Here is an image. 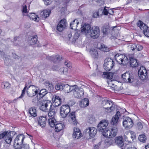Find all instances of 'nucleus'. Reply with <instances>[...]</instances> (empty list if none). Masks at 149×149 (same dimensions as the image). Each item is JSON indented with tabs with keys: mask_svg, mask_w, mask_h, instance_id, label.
<instances>
[{
	"mask_svg": "<svg viewBox=\"0 0 149 149\" xmlns=\"http://www.w3.org/2000/svg\"><path fill=\"white\" fill-rule=\"evenodd\" d=\"M80 35V34L78 32H76L75 33L73 37V38L72 39V41L74 42L76 41V40L78 38Z\"/></svg>",
	"mask_w": 149,
	"mask_h": 149,
	"instance_id": "nucleus-50",
	"label": "nucleus"
},
{
	"mask_svg": "<svg viewBox=\"0 0 149 149\" xmlns=\"http://www.w3.org/2000/svg\"><path fill=\"white\" fill-rule=\"evenodd\" d=\"M48 122L49 125L52 127H54L56 120L55 118H50L48 120Z\"/></svg>",
	"mask_w": 149,
	"mask_h": 149,
	"instance_id": "nucleus-39",
	"label": "nucleus"
},
{
	"mask_svg": "<svg viewBox=\"0 0 149 149\" xmlns=\"http://www.w3.org/2000/svg\"><path fill=\"white\" fill-rule=\"evenodd\" d=\"M138 139L140 142L145 143L146 140V137L144 134L140 135L138 137Z\"/></svg>",
	"mask_w": 149,
	"mask_h": 149,
	"instance_id": "nucleus-44",
	"label": "nucleus"
},
{
	"mask_svg": "<svg viewBox=\"0 0 149 149\" xmlns=\"http://www.w3.org/2000/svg\"><path fill=\"white\" fill-rule=\"evenodd\" d=\"M70 108L69 105L68 104L62 105L60 109V116L63 118H65L70 111Z\"/></svg>",
	"mask_w": 149,
	"mask_h": 149,
	"instance_id": "nucleus-6",
	"label": "nucleus"
},
{
	"mask_svg": "<svg viewBox=\"0 0 149 149\" xmlns=\"http://www.w3.org/2000/svg\"><path fill=\"white\" fill-rule=\"evenodd\" d=\"M75 85L70 86L68 84H63V90L65 93H68L72 91Z\"/></svg>",
	"mask_w": 149,
	"mask_h": 149,
	"instance_id": "nucleus-27",
	"label": "nucleus"
},
{
	"mask_svg": "<svg viewBox=\"0 0 149 149\" xmlns=\"http://www.w3.org/2000/svg\"><path fill=\"white\" fill-rule=\"evenodd\" d=\"M67 22L65 19H63L59 22L57 26V29L59 32L62 31L66 26Z\"/></svg>",
	"mask_w": 149,
	"mask_h": 149,
	"instance_id": "nucleus-14",
	"label": "nucleus"
},
{
	"mask_svg": "<svg viewBox=\"0 0 149 149\" xmlns=\"http://www.w3.org/2000/svg\"><path fill=\"white\" fill-rule=\"evenodd\" d=\"M139 78L142 80H144L148 78V75H138Z\"/></svg>",
	"mask_w": 149,
	"mask_h": 149,
	"instance_id": "nucleus-54",
	"label": "nucleus"
},
{
	"mask_svg": "<svg viewBox=\"0 0 149 149\" xmlns=\"http://www.w3.org/2000/svg\"><path fill=\"white\" fill-rule=\"evenodd\" d=\"M97 11L100 16L103 15L102 8H99Z\"/></svg>",
	"mask_w": 149,
	"mask_h": 149,
	"instance_id": "nucleus-58",
	"label": "nucleus"
},
{
	"mask_svg": "<svg viewBox=\"0 0 149 149\" xmlns=\"http://www.w3.org/2000/svg\"><path fill=\"white\" fill-rule=\"evenodd\" d=\"M115 142L119 147H121L124 145L123 139L122 136H119L115 138Z\"/></svg>",
	"mask_w": 149,
	"mask_h": 149,
	"instance_id": "nucleus-22",
	"label": "nucleus"
},
{
	"mask_svg": "<svg viewBox=\"0 0 149 149\" xmlns=\"http://www.w3.org/2000/svg\"><path fill=\"white\" fill-rule=\"evenodd\" d=\"M102 77L109 79L107 82L109 86L110 87H112L114 85L113 84H112L111 82L112 81H116L117 79L116 75H102Z\"/></svg>",
	"mask_w": 149,
	"mask_h": 149,
	"instance_id": "nucleus-13",
	"label": "nucleus"
},
{
	"mask_svg": "<svg viewBox=\"0 0 149 149\" xmlns=\"http://www.w3.org/2000/svg\"><path fill=\"white\" fill-rule=\"evenodd\" d=\"M61 70L63 72V74H66L68 73V69L66 68H62L61 69Z\"/></svg>",
	"mask_w": 149,
	"mask_h": 149,
	"instance_id": "nucleus-57",
	"label": "nucleus"
},
{
	"mask_svg": "<svg viewBox=\"0 0 149 149\" xmlns=\"http://www.w3.org/2000/svg\"><path fill=\"white\" fill-rule=\"evenodd\" d=\"M114 9V8H113L112 9H109V14L110 15H113L114 13V12L113 10V9Z\"/></svg>",
	"mask_w": 149,
	"mask_h": 149,
	"instance_id": "nucleus-63",
	"label": "nucleus"
},
{
	"mask_svg": "<svg viewBox=\"0 0 149 149\" xmlns=\"http://www.w3.org/2000/svg\"><path fill=\"white\" fill-rule=\"evenodd\" d=\"M37 36H31L28 39L29 43L31 45H34L37 42Z\"/></svg>",
	"mask_w": 149,
	"mask_h": 149,
	"instance_id": "nucleus-26",
	"label": "nucleus"
},
{
	"mask_svg": "<svg viewBox=\"0 0 149 149\" xmlns=\"http://www.w3.org/2000/svg\"><path fill=\"white\" fill-rule=\"evenodd\" d=\"M131 49L133 51L135 50L136 51H139L143 49V47L139 44H133L131 45Z\"/></svg>",
	"mask_w": 149,
	"mask_h": 149,
	"instance_id": "nucleus-29",
	"label": "nucleus"
},
{
	"mask_svg": "<svg viewBox=\"0 0 149 149\" xmlns=\"http://www.w3.org/2000/svg\"><path fill=\"white\" fill-rule=\"evenodd\" d=\"M86 131L89 134V136L93 138L97 132V130L96 128L93 127H89L86 130Z\"/></svg>",
	"mask_w": 149,
	"mask_h": 149,
	"instance_id": "nucleus-16",
	"label": "nucleus"
},
{
	"mask_svg": "<svg viewBox=\"0 0 149 149\" xmlns=\"http://www.w3.org/2000/svg\"><path fill=\"white\" fill-rule=\"evenodd\" d=\"M4 132L6 133L4 138L6 142L8 144H10L13 136L16 134V132L14 131H5Z\"/></svg>",
	"mask_w": 149,
	"mask_h": 149,
	"instance_id": "nucleus-11",
	"label": "nucleus"
},
{
	"mask_svg": "<svg viewBox=\"0 0 149 149\" xmlns=\"http://www.w3.org/2000/svg\"><path fill=\"white\" fill-rule=\"evenodd\" d=\"M27 86H28L27 84H26L25 85V86L24 87L23 89L22 90V94H21V95H20V96H19V98H21L24 96V95L25 93L26 88Z\"/></svg>",
	"mask_w": 149,
	"mask_h": 149,
	"instance_id": "nucleus-51",
	"label": "nucleus"
},
{
	"mask_svg": "<svg viewBox=\"0 0 149 149\" xmlns=\"http://www.w3.org/2000/svg\"><path fill=\"white\" fill-rule=\"evenodd\" d=\"M39 108L42 111L48 112L52 107V103L49 101L43 100L40 101Z\"/></svg>",
	"mask_w": 149,
	"mask_h": 149,
	"instance_id": "nucleus-2",
	"label": "nucleus"
},
{
	"mask_svg": "<svg viewBox=\"0 0 149 149\" xmlns=\"http://www.w3.org/2000/svg\"><path fill=\"white\" fill-rule=\"evenodd\" d=\"M109 123L108 120H102L97 126L98 130L100 132H102L105 130L108 125Z\"/></svg>",
	"mask_w": 149,
	"mask_h": 149,
	"instance_id": "nucleus-12",
	"label": "nucleus"
},
{
	"mask_svg": "<svg viewBox=\"0 0 149 149\" xmlns=\"http://www.w3.org/2000/svg\"><path fill=\"white\" fill-rule=\"evenodd\" d=\"M10 85V84L8 82H2L1 86L2 88L4 89L9 87Z\"/></svg>",
	"mask_w": 149,
	"mask_h": 149,
	"instance_id": "nucleus-47",
	"label": "nucleus"
},
{
	"mask_svg": "<svg viewBox=\"0 0 149 149\" xmlns=\"http://www.w3.org/2000/svg\"><path fill=\"white\" fill-rule=\"evenodd\" d=\"M47 59L51 61H53L55 62V60L60 61L62 59V57L59 55H57L55 56H49L47 57Z\"/></svg>",
	"mask_w": 149,
	"mask_h": 149,
	"instance_id": "nucleus-31",
	"label": "nucleus"
},
{
	"mask_svg": "<svg viewBox=\"0 0 149 149\" xmlns=\"http://www.w3.org/2000/svg\"><path fill=\"white\" fill-rule=\"evenodd\" d=\"M110 131L111 134H111V137L112 138L115 137L116 135L117 132L118 131V129L116 127H114L113 128H111L110 130Z\"/></svg>",
	"mask_w": 149,
	"mask_h": 149,
	"instance_id": "nucleus-43",
	"label": "nucleus"
},
{
	"mask_svg": "<svg viewBox=\"0 0 149 149\" xmlns=\"http://www.w3.org/2000/svg\"><path fill=\"white\" fill-rule=\"evenodd\" d=\"M51 11L49 9L45 10L42 12L40 14V17L42 19H46L49 17L51 13Z\"/></svg>",
	"mask_w": 149,
	"mask_h": 149,
	"instance_id": "nucleus-24",
	"label": "nucleus"
},
{
	"mask_svg": "<svg viewBox=\"0 0 149 149\" xmlns=\"http://www.w3.org/2000/svg\"><path fill=\"white\" fill-rule=\"evenodd\" d=\"M44 1L45 4L47 6L49 5L51 3V2L49 0H43Z\"/></svg>",
	"mask_w": 149,
	"mask_h": 149,
	"instance_id": "nucleus-61",
	"label": "nucleus"
},
{
	"mask_svg": "<svg viewBox=\"0 0 149 149\" xmlns=\"http://www.w3.org/2000/svg\"><path fill=\"white\" fill-rule=\"evenodd\" d=\"M0 54H1L2 56L4 58H6L7 55L4 53V52L0 51Z\"/></svg>",
	"mask_w": 149,
	"mask_h": 149,
	"instance_id": "nucleus-64",
	"label": "nucleus"
},
{
	"mask_svg": "<svg viewBox=\"0 0 149 149\" xmlns=\"http://www.w3.org/2000/svg\"><path fill=\"white\" fill-rule=\"evenodd\" d=\"M45 84L49 91H52L53 90L54 87L52 83L50 82L47 81L45 83Z\"/></svg>",
	"mask_w": 149,
	"mask_h": 149,
	"instance_id": "nucleus-36",
	"label": "nucleus"
},
{
	"mask_svg": "<svg viewBox=\"0 0 149 149\" xmlns=\"http://www.w3.org/2000/svg\"><path fill=\"white\" fill-rule=\"evenodd\" d=\"M69 116L73 122V124L74 125L76 124H77V121L76 118L75 112H74L71 113L69 114Z\"/></svg>",
	"mask_w": 149,
	"mask_h": 149,
	"instance_id": "nucleus-38",
	"label": "nucleus"
},
{
	"mask_svg": "<svg viewBox=\"0 0 149 149\" xmlns=\"http://www.w3.org/2000/svg\"><path fill=\"white\" fill-rule=\"evenodd\" d=\"M103 135L104 136L108 137L109 138H111V134H111V132L110 130H109L107 128H106L105 130L103 131L102 132Z\"/></svg>",
	"mask_w": 149,
	"mask_h": 149,
	"instance_id": "nucleus-40",
	"label": "nucleus"
},
{
	"mask_svg": "<svg viewBox=\"0 0 149 149\" xmlns=\"http://www.w3.org/2000/svg\"><path fill=\"white\" fill-rule=\"evenodd\" d=\"M137 127L139 130H141L143 127V126L141 123L138 122L137 123Z\"/></svg>",
	"mask_w": 149,
	"mask_h": 149,
	"instance_id": "nucleus-55",
	"label": "nucleus"
},
{
	"mask_svg": "<svg viewBox=\"0 0 149 149\" xmlns=\"http://www.w3.org/2000/svg\"><path fill=\"white\" fill-rule=\"evenodd\" d=\"M99 16L97 11L94 12L93 14V17L94 18H97Z\"/></svg>",
	"mask_w": 149,
	"mask_h": 149,
	"instance_id": "nucleus-59",
	"label": "nucleus"
},
{
	"mask_svg": "<svg viewBox=\"0 0 149 149\" xmlns=\"http://www.w3.org/2000/svg\"><path fill=\"white\" fill-rule=\"evenodd\" d=\"M29 112L32 116L33 117H35L37 116V112L35 107L30 108L29 110Z\"/></svg>",
	"mask_w": 149,
	"mask_h": 149,
	"instance_id": "nucleus-34",
	"label": "nucleus"
},
{
	"mask_svg": "<svg viewBox=\"0 0 149 149\" xmlns=\"http://www.w3.org/2000/svg\"><path fill=\"white\" fill-rule=\"evenodd\" d=\"M89 104V101L87 98H84L82 100L80 104L81 107L85 108L88 106Z\"/></svg>",
	"mask_w": 149,
	"mask_h": 149,
	"instance_id": "nucleus-30",
	"label": "nucleus"
},
{
	"mask_svg": "<svg viewBox=\"0 0 149 149\" xmlns=\"http://www.w3.org/2000/svg\"><path fill=\"white\" fill-rule=\"evenodd\" d=\"M130 76L129 77L127 78L128 82L129 83H132L134 82H136V85L138 84V81L137 79H134L133 75H130Z\"/></svg>",
	"mask_w": 149,
	"mask_h": 149,
	"instance_id": "nucleus-37",
	"label": "nucleus"
},
{
	"mask_svg": "<svg viewBox=\"0 0 149 149\" xmlns=\"http://www.w3.org/2000/svg\"><path fill=\"white\" fill-rule=\"evenodd\" d=\"M52 101L55 107H57L61 104L62 100L59 96L54 95L53 97Z\"/></svg>",
	"mask_w": 149,
	"mask_h": 149,
	"instance_id": "nucleus-20",
	"label": "nucleus"
},
{
	"mask_svg": "<svg viewBox=\"0 0 149 149\" xmlns=\"http://www.w3.org/2000/svg\"><path fill=\"white\" fill-rule=\"evenodd\" d=\"M100 51H98L96 49L92 48L91 49L90 51V54L91 57L95 59H97L100 54Z\"/></svg>",
	"mask_w": 149,
	"mask_h": 149,
	"instance_id": "nucleus-19",
	"label": "nucleus"
},
{
	"mask_svg": "<svg viewBox=\"0 0 149 149\" xmlns=\"http://www.w3.org/2000/svg\"><path fill=\"white\" fill-rule=\"evenodd\" d=\"M29 17L31 19L37 22L39 21V18L34 13H31L29 14Z\"/></svg>",
	"mask_w": 149,
	"mask_h": 149,
	"instance_id": "nucleus-32",
	"label": "nucleus"
},
{
	"mask_svg": "<svg viewBox=\"0 0 149 149\" xmlns=\"http://www.w3.org/2000/svg\"><path fill=\"white\" fill-rule=\"evenodd\" d=\"M128 74L129 75L132 74H133L131 70H129L127 71H126L125 73L123 74Z\"/></svg>",
	"mask_w": 149,
	"mask_h": 149,
	"instance_id": "nucleus-62",
	"label": "nucleus"
},
{
	"mask_svg": "<svg viewBox=\"0 0 149 149\" xmlns=\"http://www.w3.org/2000/svg\"><path fill=\"white\" fill-rule=\"evenodd\" d=\"M90 36L91 37L94 39H97L100 35V30L99 27L97 26H94L92 27L90 30Z\"/></svg>",
	"mask_w": 149,
	"mask_h": 149,
	"instance_id": "nucleus-8",
	"label": "nucleus"
},
{
	"mask_svg": "<svg viewBox=\"0 0 149 149\" xmlns=\"http://www.w3.org/2000/svg\"><path fill=\"white\" fill-rule=\"evenodd\" d=\"M38 88L34 85H30L27 88L26 92L28 96L33 97L38 93Z\"/></svg>",
	"mask_w": 149,
	"mask_h": 149,
	"instance_id": "nucleus-9",
	"label": "nucleus"
},
{
	"mask_svg": "<svg viewBox=\"0 0 149 149\" xmlns=\"http://www.w3.org/2000/svg\"><path fill=\"white\" fill-rule=\"evenodd\" d=\"M123 126L126 130L131 128L134 125L132 119L129 117H126L123 119Z\"/></svg>",
	"mask_w": 149,
	"mask_h": 149,
	"instance_id": "nucleus-7",
	"label": "nucleus"
},
{
	"mask_svg": "<svg viewBox=\"0 0 149 149\" xmlns=\"http://www.w3.org/2000/svg\"><path fill=\"white\" fill-rule=\"evenodd\" d=\"M114 62L113 60L109 58L106 59L104 60L103 67L106 71H110L114 65Z\"/></svg>",
	"mask_w": 149,
	"mask_h": 149,
	"instance_id": "nucleus-10",
	"label": "nucleus"
},
{
	"mask_svg": "<svg viewBox=\"0 0 149 149\" xmlns=\"http://www.w3.org/2000/svg\"><path fill=\"white\" fill-rule=\"evenodd\" d=\"M100 49L104 52H107L109 51V48H107L103 44H101L100 47Z\"/></svg>",
	"mask_w": 149,
	"mask_h": 149,
	"instance_id": "nucleus-46",
	"label": "nucleus"
},
{
	"mask_svg": "<svg viewBox=\"0 0 149 149\" xmlns=\"http://www.w3.org/2000/svg\"><path fill=\"white\" fill-rule=\"evenodd\" d=\"M73 95L75 98L81 99L83 98L84 91L83 88H79L76 85H75L73 90Z\"/></svg>",
	"mask_w": 149,
	"mask_h": 149,
	"instance_id": "nucleus-5",
	"label": "nucleus"
},
{
	"mask_svg": "<svg viewBox=\"0 0 149 149\" xmlns=\"http://www.w3.org/2000/svg\"><path fill=\"white\" fill-rule=\"evenodd\" d=\"M48 115L50 118H54V117L56 112L55 107H52L48 111Z\"/></svg>",
	"mask_w": 149,
	"mask_h": 149,
	"instance_id": "nucleus-28",
	"label": "nucleus"
},
{
	"mask_svg": "<svg viewBox=\"0 0 149 149\" xmlns=\"http://www.w3.org/2000/svg\"><path fill=\"white\" fill-rule=\"evenodd\" d=\"M96 73L97 74H102V73H103L102 74H104V75L109 74L107 72H102L100 71L97 68V69H96Z\"/></svg>",
	"mask_w": 149,
	"mask_h": 149,
	"instance_id": "nucleus-52",
	"label": "nucleus"
},
{
	"mask_svg": "<svg viewBox=\"0 0 149 149\" xmlns=\"http://www.w3.org/2000/svg\"><path fill=\"white\" fill-rule=\"evenodd\" d=\"M102 105L103 107L108 110V112H111V111L114 110L115 106L113 102L110 100H104L102 101Z\"/></svg>",
	"mask_w": 149,
	"mask_h": 149,
	"instance_id": "nucleus-4",
	"label": "nucleus"
},
{
	"mask_svg": "<svg viewBox=\"0 0 149 149\" xmlns=\"http://www.w3.org/2000/svg\"><path fill=\"white\" fill-rule=\"evenodd\" d=\"M63 84L61 85L59 84H57L55 86V89L57 90H63Z\"/></svg>",
	"mask_w": 149,
	"mask_h": 149,
	"instance_id": "nucleus-49",
	"label": "nucleus"
},
{
	"mask_svg": "<svg viewBox=\"0 0 149 149\" xmlns=\"http://www.w3.org/2000/svg\"><path fill=\"white\" fill-rule=\"evenodd\" d=\"M109 9L108 7L105 6L104 8L103 9V15H108V14H109Z\"/></svg>",
	"mask_w": 149,
	"mask_h": 149,
	"instance_id": "nucleus-48",
	"label": "nucleus"
},
{
	"mask_svg": "<svg viewBox=\"0 0 149 149\" xmlns=\"http://www.w3.org/2000/svg\"><path fill=\"white\" fill-rule=\"evenodd\" d=\"M64 125L61 123H58L56 124L55 127V131L59 132L63 129L64 127Z\"/></svg>",
	"mask_w": 149,
	"mask_h": 149,
	"instance_id": "nucleus-33",
	"label": "nucleus"
},
{
	"mask_svg": "<svg viewBox=\"0 0 149 149\" xmlns=\"http://www.w3.org/2000/svg\"><path fill=\"white\" fill-rule=\"evenodd\" d=\"M6 134L5 132H2L0 133V140L3 139L4 138V136Z\"/></svg>",
	"mask_w": 149,
	"mask_h": 149,
	"instance_id": "nucleus-60",
	"label": "nucleus"
},
{
	"mask_svg": "<svg viewBox=\"0 0 149 149\" xmlns=\"http://www.w3.org/2000/svg\"><path fill=\"white\" fill-rule=\"evenodd\" d=\"M22 11L23 13H26L28 12V11L27 9V6L25 5V4H23L22 6Z\"/></svg>",
	"mask_w": 149,
	"mask_h": 149,
	"instance_id": "nucleus-53",
	"label": "nucleus"
},
{
	"mask_svg": "<svg viewBox=\"0 0 149 149\" xmlns=\"http://www.w3.org/2000/svg\"><path fill=\"white\" fill-rule=\"evenodd\" d=\"M64 64L68 68H70L72 67V65L70 62L68 61H66L64 62Z\"/></svg>",
	"mask_w": 149,
	"mask_h": 149,
	"instance_id": "nucleus-56",
	"label": "nucleus"
},
{
	"mask_svg": "<svg viewBox=\"0 0 149 149\" xmlns=\"http://www.w3.org/2000/svg\"><path fill=\"white\" fill-rule=\"evenodd\" d=\"M120 116V112L119 111H117L116 115L112 117L111 120V124L116 126L118 123V120Z\"/></svg>",
	"mask_w": 149,
	"mask_h": 149,
	"instance_id": "nucleus-18",
	"label": "nucleus"
},
{
	"mask_svg": "<svg viewBox=\"0 0 149 149\" xmlns=\"http://www.w3.org/2000/svg\"><path fill=\"white\" fill-rule=\"evenodd\" d=\"M147 72L146 68L143 66H141L138 71V74H147Z\"/></svg>",
	"mask_w": 149,
	"mask_h": 149,
	"instance_id": "nucleus-41",
	"label": "nucleus"
},
{
	"mask_svg": "<svg viewBox=\"0 0 149 149\" xmlns=\"http://www.w3.org/2000/svg\"><path fill=\"white\" fill-rule=\"evenodd\" d=\"M91 29V26L90 25L88 24H85L81 28L82 32L86 34L90 33Z\"/></svg>",
	"mask_w": 149,
	"mask_h": 149,
	"instance_id": "nucleus-25",
	"label": "nucleus"
},
{
	"mask_svg": "<svg viewBox=\"0 0 149 149\" xmlns=\"http://www.w3.org/2000/svg\"><path fill=\"white\" fill-rule=\"evenodd\" d=\"M82 134L79 128L76 127L74 128V132L73 134V137L75 139H78L81 137Z\"/></svg>",
	"mask_w": 149,
	"mask_h": 149,
	"instance_id": "nucleus-17",
	"label": "nucleus"
},
{
	"mask_svg": "<svg viewBox=\"0 0 149 149\" xmlns=\"http://www.w3.org/2000/svg\"><path fill=\"white\" fill-rule=\"evenodd\" d=\"M137 25L138 27L140 28L141 30L143 31L144 34L147 37V35L145 33V32L148 33V27L143 22L140 20L137 22Z\"/></svg>",
	"mask_w": 149,
	"mask_h": 149,
	"instance_id": "nucleus-15",
	"label": "nucleus"
},
{
	"mask_svg": "<svg viewBox=\"0 0 149 149\" xmlns=\"http://www.w3.org/2000/svg\"><path fill=\"white\" fill-rule=\"evenodd\" d=\"M105 142L107 145L110 146L112 145L115 142V141L114 139L109 138L106 139Z\"/></svg>",
	"mask_w": 149,
	"mask_h": 149,
	"instance_id": "nucleus-45",
	"label": "nucleus"
},
{
	"mask_svg": "<svg viewBox=\"0 0 149 149\" xmlns=\"http://www.w3.org/2000/svg\"><path fill=\"white\" fill-rule=\"evenodd\" d=\"M115 58L117 62L120 64L126 65L129 62L130 66L133 68L138 66L139 64L137 60L132 55L125 56L123 54H116Z\"/></svg>",
	"mask_w": 149,
	"mask_h": 149,
	"instance_id": "nucleus-1",
	"label": "nucleus"
},
{
	"mask_svg": "<svg viewBox=\"0 0 149 149\" xmlns=\"http://www.w3.org/2000/svg\"><path fill=\"white\" fill-rule=\"evenodd\" d=\"M37 120L38 124L42 127H44L46 123L47 119L46 117L40 116L38 118Z\"/></svg>",
	"mask_w": 149,
	"mask_h": 149,
	"instance_id": "nucleus-21",
	"label": "nucleus"
},
{
	"mask_svg": "<svg viewBox=\"0 0 149 149\" xmlns=\"http://www.w3.org/2000/svg\"><path fill=\"white\" fill-rule=\"evenodd\" d=\"M24 136L23 134L18 135L15 139L13 144L14 148L15 149L21 148L20 146L23 144Z\"/></svg>",
	"mask_w": 149,
	"mask_h": 149,
	"instance_id": "nucleus-3",
	"label": "nucleus"
},
{
	"mask_svg": "<svg viewBox=\"0 0 149 149\" xmlns=\"http://www.w3.org/2000/svg\"><path fill=\"white\" fill-rule=\"evenodd\" d=\"M79 24V22L77 19H75L70 23V28L72 29L75 30L77 29Z\"/></svg>",
	"mask_w": 149,
	"mask_h": 149,
	"instance_id": "nucleus-35",
	"label": "nucleus"
},
{
	"mask_svg": "<svg viewBox=\"0 0 149 149\" xmlns=\"http://www.w3.org/2000/svg\"><path fill=\"white\" fill-rule=\"evenodd\" d=\"M116 27V26L110 27L108 25L104 26L102 29L103 34L107 35L110 32L111 30L113 31L114 29Z\"/></svg>",
	"mask_w": 149,
	"mask_h": 149,
	"instance_id": "nucleus-23",
	"label": "nucleus"
},
{
	"mask_svg": "<svg viewBox=\"0 0 149 149\" xmlns=\"http://www.w3.org/2000/svg\"><path fill=\"white\" fill-rule=\"evenodd\" d=\"M48 93V90L45 89H42L40 91L38 94L39 97L40 98H42Z\"/></svg>",
	"mask_w": 149,
	"mask_h": 149,
	"instance_id": "nucleus-42",
	"label": "nucleus"
}]
</instances>
